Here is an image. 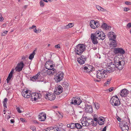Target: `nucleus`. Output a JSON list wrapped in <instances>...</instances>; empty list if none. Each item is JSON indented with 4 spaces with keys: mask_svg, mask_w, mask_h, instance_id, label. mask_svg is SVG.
Here are the masks:
<instances>
[{
    "mask_svg": "<svg viewBox=\"0 0 131 131\" xmlns=\"http://www.w3.org/2000/svg\"><path fill=\"white\" fill-rule=\"evenodd\" d=\"M125 63V61L123 60L118 57H115L114 58V62H112L110 63V65L108 67L110 69L108 71H113L116 68L119 70H122L124 68Z\"/></svg>",
    "mask_w": 131,
    "mask_h": 131,
    "instance_id": "1",
    "label": "nucleus"
},
{
    "mask_svg": "<svg viewBox=\"0 0 131 131\" xmlns=\"http://www.w3.org/2000/svg\"><path fill=\"white\" fill-rule=\"evenodd\" d=\"M107 72L106 70L103 69L97 71L96 77L99 80H96L95 81L99 82L100 81L101 79H103L107 77Z\"/></svg>",
    "mask_w": 131,
    "mask_h": 131,
    "instance_id": "2",
    "label": "nucleus"
},
{
    "mask_svg": "<svg viewBox=\"0 0 131 131\" xmlns=\"http://www.w3.org/2000/svg\"><path fill=\"white\" fill-rule=\"evenodd\" d=\"M85 45L83 44H79L75 48V52L77 54L81 55L85 50Z\"/></svg>",
    "mask_w": 131,
    "mask_h": 131,
    "instance_id": "3",
    "label": "nucleus"
},
{
    "mask_svg": "<svg viewBox=\"0 0 131 131\" xmlns=\"http://www.w3.org/2000/svg\"><path fill=\"white\" fill-rule=\"evenodd\" d=\"M94 34L96 38L99 40L101 39L103 40L105 38V34L102 31H97Z\"/></svg>",
    "mask_w": 131,
    "mask_h": 131,
    "instance_id": "4",
    "label": "nucleus"
},
{
    "mask_svg": "<svg viewBox=\"0 0 131 131\" xmlns=\"http://www.w3.org/2000/svg\"><path fill=\"white\" fill-rule=\"evenodd\" d=\"M64 75V73L61 71L57 73L54 78L56 82L57 83L60 82L62 80Z\"/></svg>",
    "mask_w": 131,
    "mask_h": 131,
    "instance_id": "5",
    "label": "nucleus"
},
{
    "mask_svg": "<svg viewBox=\"0 0 131 131\" xmlns=\"http://www.w3.org/2000/svg\"><path fill=\"white\" fill-rule=\"evenodd\" d=\"M72 101L70 103L71 104L80 105L82 102V100L80 97L77 98L73 97L72 98Z\"/></svg>",
    "mask_w": 131,
    "mask_h": 131,
    "instance_id": "6",
    "label": "nucleus"
},
{
    "mask_svg": "<svg viewBox=\"0 0 131 131\" xmlns=\"http://www.w3.org/2000/svg\"><path fill=\"white\" fill-rule=\"evenodd\" d=\"M49 129L48 131H64L65 130L61 127L59 126L58 125H54L53 126H51L48 127Z\"/></svg>",
    "mask_w": 131,
    "mask_h": 131,
    "instance_id": "7",
    "label": "nucleus"
},
{
    "mask_svg": "<svg viewBox=\"0 0 131 131\" xmlns=\"http://www.w3.org/2000/svg\"><path fill=\"white\" fill-rule=\"evenodd\" d=\"M114 97H112L111 99L110 102L113 106H117L120 104V102L119 99H114Z\"/></svg>",
    "mask_w": 131,
    "mask_h": 131,
    "instance_id": "8",
    "label": "nucleus"
},
{
    "mask_svg": "<svg viewBox=\"0 0 131 131\" xmlns=\"http://www.w3.org/2000/svg\"><path fill=\"white\" fill-rule=\"evenodd\" d=\"M44 96L46 99L50 101L54 100L56 98V96L54 94H50L49 93H46L45 94Z\"/></svg>",
    "mask_w": 131,
    "mask_h": 131,
    "instance_id": "9",
    "label": "nucleus"
},
{
    "mask_svg": "<svg viewBox=\"0 0 131 131\" xmlns=\"http://www.w3.org/2000/svg\"><path fill=\"white\" fill-rule=\"evenodd\" d=\"M24 65L23 61H21L18 63L15 68L16 71L19 72L21 71Z\"/></svg>",
    "mask_w": 131,
    "mask_h": 131,
    "instance_id": "10",
    "label": "nucleus"
},
{
    "mask_svg": "<svg viewBox=\"0 0 131 131\" xmlns=\"http://www.w3.org/2000/svg\"><path fill=\"white\" fill-rule=\"evenodd\" d=\"M114 50V53L116 54L119 53L120 54L123 55L124 54L125 52V50L121 48H115Z\"/></svg>",
    "mask_w": 131,
    "mask_h": 131,
    "instance_id": "11",
    "label": "nucleus"
},
{
    "mask_svg": "<svg viewBox=\"0 0 131 131\" xmlns=\"http://www.w3.org/2000/svg\"><path fill=\"white\" fill-rule=\"evenodd\" d=\"M38 116L39 120L40 121H44L46 119V115L45 113H40Z\"/></svg>",
    "mask_w": 131,
    "mask_h": 131,
    "instance_id": "12",
    "label": "nucleus"
},
{
    "mask_svg": "<svg viewBox=\"0 0 131 131\" xmlns=\"http://www.w3.org/2000/svg\"><path fill=\"white\" fill-rule=\"evenodd\" d=\"M84 110L86 113H92L93 112L92 106L91 105L87 104L85 106Z\"/></svg>",
    "mask_w": 131,
    "mask_h": 131,
    "instance_id": "13",
    "label": "nucleus"
},
{
    "mask_svg": "<svg viewBox=\"0 0 131 131\" xmlns=\"http://www.w3.org/2000/svg\"><path fill=\"white\" fill-rule=\"evenodd\" d=\"M129 92V91L127 90L124 89L121 91L120 95L122 97H126L128 94Z\"/></svg>",
    "mask_w": 131,
    "mask_h": 131,
    "instance_id": "14",
    "label": "nucleus"
},
{
    "mask_svg": "<svg viewBox=\"0 0 131 131\" xmlns=\"http://www.w3.org/2000/svg\"><path fill=\"white\" fill-rule=\"evenodd\" d=\"M62 88L60 85L58 87L56 88L55 89L56 90L54 91V94L57 95L59 94L62 91Z\"/></svg>",
    "mask_w": 131,
    "mask_h": 131,
    "instance_id": "15",
    "label": "nucleus"
},
{
    "mask_svg": "<svg viewBox=\"0 0 131 131\" xmlns=\"http://www.w3.org/2000/svg\"><path fill=\"white\" fill-rule=\"evenodd\" d=\"M91 39L92 40V42L94 45L97 44L98 43V42L97 40V38L95 35H94V34H92L91 35Z\"/></svg>",
    "mask_w": 131,
    "mask_h": 131,
    "instance_id": "16",
    "label": "nucleus"
},
{
    "mask_svg": "<svg viewBox=\"0 0 131 131\" xmlns=\"http://www.w3.org/2000/svg\"><path fill=\"white\" fill-rule=\"evenodd\" d=\"M30 97L31 100H33L34 99V100L36 101L38 98H40V94L38 93L36 94L34 93L31 94Z\"/></svg>",
    "mask_w": 131,
    "mask_h": 131,
    "instance_id": "17",
    "label": "nucleus"
},
{
    "mask_svg": "<svg viewBox=\"0 0 131 131\" xmlns=\"http://www.w3.org/2000/svg\"><path fill=\"white\" fill-rule=\"evenodd\" d=\"M119 127L122 131H128L129 129V127L127 125H126L124 124L122 126V124L120 123L119 124Z\"/></svg>",
    "mask_w": 131,
    "mask_h": 131,
    "instance_id": "18",
    "label": "nucleus"
},
{
    "mask_svg": "<svg viewBox=\"0 0 131 131\" xmlns=\"http://www.w3.org/2000/svg\"><path fill=\"white\" fill-rule=\"evenodd\" d=\"M117 46L116 40H113L112 41L110 44V47L111 49H112Z\"/></svg>",
    "mask_w": 131,
    "mask_h": 131,
    "instance_id": "19",
    "label": "nucleus"
},
{
    "mask_svg": "<svg viewBox=\"0 0 131 131\" xmlns=\"http://www.w3.org/2000/svg\"><path fill=\"white\" fill-rule=\"evenodd\" d=\"M88 122H89L88 124H89V125H95L96 126L97 124V122L95 123L94 124V121L93 119L92 118H89L88 120H86Z\"/></svg>",
    "mask_w": 131,
    "mask_h": 131,
    "instance_id": "20",
    "label": "nucleus"
},
{
    "mask_svg": "<svg viewBox=\"0 0 131 131\" xmlns=\"http://www.w3.org/2000/svg\"><path fill=\"white\" fill-rule=\"evenodd\" d=\"M88 122H87L86 120L83 119L82 121L81 122V124L83 126H88L89 125L88 124Z\"/></svg>",
    "mask_w": 131,
    "mask_h": 131,
    "instance_id": "21",
    "label": "nucleus"
},
{
    "mask_svg": "<svg viewBox=\"0 0 131 131\" xmlns=\"http://www.w3.org/2000/svg\"><path fill=\"white\" fill-rule=\"evenodd\" d=\"M73 26V23H69L68 25H67L64 28L65 29H68L72 27Z\"/></svg>",
    "mask_w": 131,
    "mask_h": 131,
    "instance_id": "22",
    "label": "nucleus"
},
{
    "mask_svg": "<svg viewBox=\"0 0 131 131\" xmlns=\"http://www.w3.org/2000/svg\"><path fill=\"white\" fill-rule=\"evenodd\" d=\"M94 20H92L90 21V27L93 29H94L96 27L95 26Z\"/></svg>",
    "mask_w": 131,
    "mask_h": 131,
    "instance_id": "23",
    "label": "nucleus"
},
{
    "mask_svg": "<svg viewBox=\"0 0 131 131\" xmlns=\"http://www.w3.org/2000/svg\"><path fill=\"white\" fill-rule=\"evenodd\" d=\"M47 69H48V70H47V74L49 75H53L54 73V72L52 71V70L51 69H48L47 68H46Z\"/></svg>",
    "mask_w": 131,
    "mask_h": 131,
    "instance_id": "24",
    "label": "nucleus"
},
{
    "mask_svg": "<svg viewBox=\"0 0 131 131\" xmlns=\"http://www.w3.org/2000/svg\"><path fill=\"white\" fill-rule=\"evenodd\" d=\"M105 120L104 119L100 118L99 119L98 121V123L99 125H103L104 123Z\"/></svg>",
    "mask_w": 131,
    "mask_h": 131,
    "instance_id": "25",
    "label": "nucleus"
},
{
    "mask_svg": "<svg viewBox=\"0 0 131 131\" xmlns=\"http://www.w3.org/2000/svg\"><path fill=\"white\" fill-rule=\"evenodd\" d=\"M90 75L94 77H96V74H97V71H95L93 70L91 71L90 72Z\"/></svg>",
    "mask_w": 131,
    "mask_h": 131,
    "instance_id": "26",
    "label": "nucleus"
},
{
    "mask_svg": "<svg viewBox=\"0 0 131 131\" xmlns=\"http://www.w3.org/2000/svg\"><path fill=\"white\" fill-rule=\"evenodd\" d=\"M83 60V59L82 60L81 58H78L77 59V61L80 64H84L86 61Z\"/></svg>",
    "mask_w": 131,
    "mask_h": 131,
    "instance_id": "27",
    "label": "nucleus"
},
{
    "mask_svg": "<svg viewBox=\"0 0 131 131\" xmlns=\"http://www.w3.org/2000/svg\"><path fill=\"white\" fill-rule=\"evenodd\" d=\"M82 126L79 124L78 123H74V128H76L77 129H81L82 128Z\"/></svg>",
    "mask_w": 131,
    "mask_h": 131,
    "instance_id": "28",
    "label": "nucleus"
},
{
    "mask_svg": "<svg viewBox=\"0 0 131 131\" xmlns=\"http://www.w3.org/2000/svg\"><path fill=\"white\" fill-rule=\"evenodd\" d=\"M101 27L102 28L106 29H108L109 28V26L105 23L103 24Z\"/></svg>",
    "mask_w": 131,
    "mask_h": 131,
    "instance_id": "29",
    "label": "nucleus"
},
{
    "mask_svg": "<svg viewBox=\"0 0 131 131\" xmlns=\"http://www.w3.org/2000/svg\"><path fill=\"white\" fill-rule=\"evenodd\" d=\"M35 54V51L34 50L33 51L32 53H31L29 56V59L30 60L34 58V56Z\"/></svg>",
    "mask_w": 131,
    "mask_h": 131,
    "instance_id": "30",
    "label": "nucleus"
},
{
    "mask_svg": "<svg viewBox=\"0 0 131 131\" xmlns=\"http://www.w3.org/2000/svg\"><path fill=\"white\" fill-rule=\"evenodd\" d=\"M87 66H88V70H87V72H90L91 71H92V70H93V67L92 66L90 65H89L88 64H87Z\"/></svg>",
    "mask_w": 131,
    "mask_h": 131,
    "instance_id": "31",
    "label": "nucleus"
},
{
    "mask_svg": "<svg viewBox=\"0 0 131 131\" xmlns=\"http://www.w3.org/2000/svg\"><path fill=\"white\" fill-rule=\"evenodd\" d=\"M67 126L68 128H70L71 129H73L74 128V123H72L71 124H68L67 125Z\"/></svg>",
    "mask_w": 131,
    "mask_h": 131,
    "instance_id": "32",
    "label": "nucleus"
},
{
    "mask_svg": "<svg viewBox=\"0 0 131 131\" xmlns=\"http://www.w3.org/2000/svg\"><path fill=\"white\" fill-rule=\"evenodd\" d=\"M80 106H79L80 108H81L83 109H85V106H86V105H85V103L83 102H82L80 105Z\"/></svg>",
    "mask_w": 131,
    "mask_h": 131,
    "instance_id": "33",
    "label": "nucleus"
},
{
    "mask_svg": "<svg viewBox=\"0 0 131 131\" xmlns=\"http://www.w3.org/2000/svg\"><path fill=\"white\" fill-rule=\"evenodd\" d=\"M8 99L7 98H5L4 99L3 102V105L4 107H7V102Z\"/></svg>",
    "mask_w": 131,
    "mask_h": 131,
    "instance_id": "34",
    "label": "nucleus"
},
{
    "mask_svg": "<svg viewBox=\"0 0 131 131\" xmlns=\"http://www.w3.org/2000/svg\"><path fill=\"white\" fill-rule=\"evenodd\" d=\"M108 37L109 39L112 41L113 40H115V39L116 37V36L115 35H113L111 36H109Z\"/></svg>",
    "mask_w": 131,
    "mask_h": 131,
    "instance_id": "35",
    "label": "nucleus"
},
{
    "mask_svg": "<svg viewBox=\"0 0 131 131\" xmlns=\"http://www.w3.org/2000/svg\"><path fill=\"white\" fill-rule=\"evenodd\" d=\"M30 78L31 80L33 81H35L38 78L37 76L35 75L33 77H30Z\"/></svg>",
    "mask_w": 131,
    "mask_h": 131,
    "instance_id": "36",
    "label": "nucleus"
},
{
    "mask_svg": "<svg viewBox=\"0 0 131 131\" xmlns=\"http://www.w3.org/2000/svg\"><path fill=\"white\" fill-rule=\"evenodd\" d=\"M63 87H64L67 88L69 86L68 83L66 82H64L62 83V84Z\"/></svg>",
    "mask_w": 131,
    "mask_h": 131,
    "instance_id": "37",
    "label": "nucleus"
},
{
    "mask_svg": "<svg viewBox=\"0 0 131 131\" xmlns=\"http://www.w3.org/2000/svg\"><path fill=\"white\" fill-rule=\"evenodd\" d=\"M47 70L45 69H43L42 71H41V74L43 75H46L47 74Z\"/></svg>",
    "mask_w": 131,
    "mask_h": 131,
    "instance_id": "38",
    "label": "nucleus"
},
{
    "mask_svg": "<svg viewBox=\"0 0 131 131\" xmlns=\"http://www.w3.org/2000/svg\"><path fill=\"white\" fill-rule=\"evenodd\" d=\"M88 70V66H87V64L86 65V66H84V67H83L82 69V70L84 71V72H87V70Z\"/></svg>",
    "mask_w": 131,
    "mask_h": 131,
    "instance_id": "39",
    "label": "nucleus"
},
{
    "mask_svg": "<svg viewBox=\"0 0 131 131\" xmlns=\"http://www.w3.org/2000/svg\"><path fill=\"white\" fill-rule=\"evenodd\" d=\"M94 25L96 27H98L100 26L99 22L98 21H94Z\"/></svg>",
    "mask_w": 131,
    "mask_h": 131,
    "instance_id": "40",
    "label": "nucleus"
},
{
    "mask_svg": "<svg viewBox=\"0 0 131 131\" xmlns=\"http://www.w3.org/2000/svg\"><path fill=\"white\" fill-rule=\"evenodd\" d=\"M41 30L39 29H38L37 30L36 29V28H35V29H34V31L36 33H38L40 32L41 31Z\"/></svg>",
    "mask_w": 131,
    "mask_h": 131,
    "instance_id": "41",
    "label": "nucleus"
},
{
    "mask_svg": "<svg viewBox=\"0 0 131 131\" xmlns=\"http://www.w3.org/2000/svg\"><path fill=\"white\" fill-rule=\"evenodd\" d=\"M95 106L96 108L98 109L99 108V104L97 103H96L95 104Z\"/></svg>",
    "mask_w": 131,
    "mask_h": 131,
    "instance_id": "42",
    "label": "nucleus"
},
{
    "mask_svg": "<svg viewBox=\"0 0 131 131\" xmlns=\"http://www.w3.org/2000/svg\"><path fill=\"white\" fill-rule=\"evenodd\" d=\"M79 58H81L82 60L83 59V60H86L87 59V58L85 56L83 55H82L81 57H80Z\"/></svg>",
    "mask_w": 131,
    "mask_h": 131,
    "instance_id": "43",
    "label": "nucleus"
},
{
    "mask_svg": "<svg viewBox=\"0 0 131 131\" xmlns=\"http://www.w3.org/2000/svg\"><path fill=\"white\" fill-rule=\"evenodd\" d=\"M30 128L33 131H36V128L35 126H30Z\"/></svg>",
    "mask_w": 131,
    "mask_h": 131,
    "instance_id": "44",
    "label": "nucleus"
},
{
    "mask_svg": "<svg viewBox=\"0 0 131 131\" xmlns=\"http://www.w3.org/2000/svg\"><path fill=\"white\" fill-rule=\"evenodd\" d=\"M40 6L41 7H43L44 6L45 4L42 1H41L40 2Z\"/></svg>",
    "mask_w": 131,
    "mask_h": 131,
    "instance_id": "45",
    "label": "nucleus"
},
{
    "mask_svg": "<svg viewBox=\"0 0 131 131\" xmlns=\"http://www.w3.org/2000/svg\"><path fill=\"white\" fill-rule=\"evenodd\" d=\"M7 32H8V31H6L4 32H3L2 34V35H1L2 36H5L6 35Z\"/></svg>",
    "mask_w": 131,
    "mask_h": 131,
    "instance_id": "46",
    "label": "nucleus"
},
{
    "mask_svg": "<svg viewBox=\"0 0 131 131\" xmlns=\"http://www.w3.org/2000/svg\"><path fill=\"white\" fill-rule=\"evenodd\" d=\"M16 109L17 110V111L18 113H21L22 112L20 110V108L18 107H16Z\"/></svg>",
    "mask_w": 131,
    "mask_h": 131,
    "instance_id": "47",
    "label": "nucleus"
},
{
    "mask_svg": "<svg viewBox=\"0 0 131 131\" xmlns=\"http://www.w3.org/2000/svg\"><path fill=\"white\" fill-rule=\"evenodd\" d=\"M39 81L40 82H43L44 83H45L46 82V80L43 78L42 79H41V80H39Z\"/></svg>",
    "mask_w": 131,
    "mask_h": 131,
    "instance_id": "48",
    "label": "nucleus"
},
{
    "mask_svg": "<svg viewBox=\"0 0 131 131\" xmlns=\"http://www.w3.org/2000/svg\"><path fill=\"white\" fill-rule=\"evenodd\" d=\"M125 4L127 5H131V3L129 1H126L125 2Z\"/></svg>",
    "mask_w": 131,
    "mask_h": 131,
    "instance_id": "49",
    "label": "nucleus"
},
{
    "mask_svg": "<svg viewBox=\"0 0 131 131\" xmlns=\"http://www.w3.org/2000/svg\"><path fill=\"white\" fill-rule=\"evenodd\" d=\"M96 8L99 10H100L101 9V8L102 7L100 6L99 5H96Z\"/></svg>",
    "mask_w": 131,
    "mask_h": 131,
    "instance_id": "50",
    "label": "nucleus"
},
{
    "mask_svg": "<svg viewBox=\"0 0 131 131\" xmlns=\"http://www.w3.org/2000/svg\"><path fill=\"white\" fill-rule=\"evenodd\" d=\"M114 32H110L108 34V36H111V35H114Z\"/></svg>",
    "mask_w": 131,
    "mask_h": 131,
    "instance_id": "51",
    "label": "nucleus"
},
{
    "mask_svg": "<svg viewBox=\"0 0 131 131\" xmlns=\"http://www.w3.org/2000/svg\"><path fill=\"white\" fill-rule=\"evenodd\" d=\"M4 20V18L2 16V15L1 14H0V21H2Z\"/></svg>",
    "mask_w": 131,
    "mask_h": 131,
    "instance_id": "52",
    "label": "nucleus"
},
{
    "mask_svg": "<svg viewBox=\"0 0 131 131\" xmlns=\"http://www.w3.org/2000/svg\"><path fill=\"white\" fill-rule=\"evenodd\" d=\"M13 75V74H12L11 72H10L8 77L11 78L12 77Z\"/></svg>",
    "mask_w": 131,
    "mask_h": 131,
    "instance_id": "53",
    "label": "nucleus"
},
{
    "mask_svg": "<svg viewBox=\"0 0 131 131\" xmlns=\"http://www.w3.org/2000/svg\"><path fill=\"white\" fill-rule=\"evenodd\" d=\"M11 79V78H9L8 77H7V78L6 80L7 81V83H9V82L10 80Z\"/></svg>",
    "mask_w": 131,
    "mask_h": 131,
    "instance_id": "54",
    "label": "nucleus"
},
{
    "mask_svg": "<svg viewBox=\"0 0 131 131\" xmlns=\"http://www.w3.org/2000/svg\"><path fill=\"white\" fill-rule=\"evenodd\" d=\"M20 120L23 122H26V121L25 119V118H21L20 119Z\"/></svg>",
    "mask_w": 131,
    "mask_h": 131,
    "instance_id": "55",
    "label": "nucleus"
},
{
    "mask_svg": "<svg viewBox=\"0 0 131 131\" xmlns=\"http://www.w3.org/2000/svg\"><path fill=\"white\" fill-rule=\"evenodd\" d=\"M36 28V26L35 25H33L32 26L30 27L29 28V29H34V28Z\"/></svg>",
    "mask_w": 131,
    "mask_h": 131,
    "instance_id": "56",
    "label": "nucleus"
},
{
    "mask_svg": "<svg viewBox=\"0 0 131 131\" xmlns=\"http://www.w3.org/2000/svg\"><path fill=\"white\" fill-rule=\"evenodd\" d=\"M21 93L23 97L25 98V97L26 95V94L25 93V92H22Z\"/></svg>",
    "mask_w": 131,
    "mask_h": 131,
    "instance_id": "57",
    "label": "nucleus"
},
{
    "mask_svg": "<svg viewBox=\"0 0 131 131\" xmlns=\"http://www.w3.org/2000/svg\"><path fill=\"white\" fill-rule=\"evenodd\" d=\"M55 47L56 48H60V45L59 44L56 45Z\"/></svg>",
    "mask_w": 131,
    "mask_h": 131,
    "instance_id": "58",
    "label": "nucleus"
},
{
    "mask_svg": "<svg viewBox=\"0 0 131 131\" xmlns=\"http://www.w3.org/2000/svg\"><path fill=\"white\" fill-rule=\"evenodd\" d=\"M52 61L50 59V60H48V61H47L46 63H45V67H46V64H47L48 63V62H51Z\"/></svg>",
    "mask_w": 131,
    "mask_h": 131,
    "instance_id": "59",
    "label": "nucleus"
},
{
    "mask_svg": "<svg viewBox=\"0 0 131 131\" xmlns=\"http://www.w3.org/2000/svg\"><path fill=\"white\" fill-rule=\"evenodd\" d=\"M129 10V9L128 8H127V7H125L124 8V11H125V12H127V11H128V10Z\"/></svg>",
    "mask_w": 131,
    "mask_h": 131,
    "instance_id": "60",
    "label": "nucleus"
},
{
    "mask_svg": "<svg viewBox=\"0 0 131 131\" xmlns=\"http://www.w3.org/2000/svg\"><path fill=\"white\" fill-rule=\"evenodd\" d=\"M114 88L113 87H111L109 89V91L110 92H111L113 90Z\"/></svg>",
    "mask_w": 131,
    "mask_h": 131,
    "instance_id": "61",
    "label": "nucleus"
},
{
    "mask_svg": "<svg viewBox=\"0 0 131 131\" xmlns=\"http://www.w3.org/2000/svg\"><path fill=\"white\" fill-rule=\"evenodd\" d=\"M127 27H129V28L130 27H131V23H128L127 24Z\"/></svg>",
    "mask_w": 131,
    "mask_h": 131,
    "instance_id": "62",
    "label": "nucleus"
},
{
    "mask_svg": "<svg viewBox=\"0 0 131 131\" xmlns=\"http://www.w3.org/2000/svg\"><path fill=\"white\" fill-rule=\"evenodd\" d=\"M10 117L9 115H6L5 116V118H6L7 119H8L9 118H10Z\"/></svg>",
    "mask_w": 131,
    "mask_h": 131,
    "instance_id": "63",
    "label": "nucleus"
},
{
    "mask_svg": "<svg viewBox=\"0 0 131 131\" xmlns=\"http://www.w3.org/2000/svg\"><path fill=\"white\" fill-rule=\"evenodd\" d=\"M100 11L104 12H106L107 10L104 9L102 7L101 8V10Z\"/></svg>",
    "mask_w": 131,
    "mask_h": 131,
    "instance_id": "64",
    "label": "nucleus"
}]
</instances>
